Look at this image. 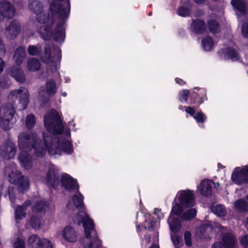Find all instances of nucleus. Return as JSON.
<instances>
[{"mask_svg": "<svg viewBox=\"0 0 248 248\" xmlns=\"http://www.w3.org/2000/svg\"><path fill=\"white\" fill-rule=\"evenodd\" d=\"M202 12H200L199 16H201V15H202Z\"/></svg>", "mask_w": 248, "mask_h": 248, "instance_id": "60", "label": "nucleus"}, {"mask_svg": "<svg viewBox=\"0 0 248 248\" xmlns=\"http://www.w3.org/2000/svg\"><path fill=\"white\" fill-rule=\"evenodd\" d=\"M63 239L68 242H75L78 240V234L74 229L70 226H67L62 232Z\"/></svg>", "mask_w": 248, "mask_h": 248, "instance_id": "16", "label": "nucleus"}, {"mask_svg": "<svg viewBox=\"0 0 248 248\" xmlns=\"http://www.w3.org/2000/svg\"><path fill=\"white\" fill-rule=\"evenodd\" d=\"M61 183L64 188L68 191L78 190L77 181L69 174L65 173L62 176Z\"/></svg>", "mask_w": 248, "mask_h": 248, "instance_id": "14", "label": "nucleus"}, {"mask_svg": "<svg viewBox=\"0 0 248 248\" xmlns=\"http://www.w3.org/2000/svg\"><path fill=\"white\" fill-rule=\"evenodd\" d=\"M5 52L6 50L4 44L0 38V57L4 56L5 54ZM4 66V62L2 60L1 58H0V73L3 71Z\"/></svg>", "mask_w": 248, "mask_h": 248, "instance_id": "32", "label": "nucleus"}, {"mask_svg": "<svg viewBox=\"0 0 248 248\" xmlns=\"http://www.w3.org/2000/svg\"><path fill=\"white\" fill-rule=\"evenodd\" d=\"M66 134H67V138H69V137L70 136V133L69 131H67L66 132Z\"/></svg>", "mask_w": 248, "mask_h": 248, "instance_id": "57", "label": "nucleus"}, {"mask_svg": "<svg viewBox=\"0 0 248 248\" xmlns=\"http://www.w3.org/2000/svg\"><path fill=\"white\" fill-rule=\"evenodd\" d=\"M232 179L237 184L248 183V165L240 169L236 168L232 173Z\"/></svg>", "mask_w": 248, "mask_h": 248, "instance_id": "10", "label": "nucleus"}, {"mask_svg": "<svg viewBox=\"0 0 248 248\" xmlns=\"http://www.w3.org/2000/svg\"><path fill=\"white\" fill-rule=\"evenodd\" d=\"M246 199L248 201V195L246 196Z\"/></svg>", "mask_w": 248, "mask_h": 248, "instance_id": "61", "label": "nucleus"}, {"mask_svg": "<svg viewBox=\"0 0 248 248\" xmlns=\"http://www.w3.org/2000/svg\"><path fill=\"white\" fill-rule=\"evenodd\" d=\"M192 29L197 33H202L206 28L205 23L201 20L193 21L191 25Z\"/></svg>", "mask_w": 248, "mask_h": 248, "instance_id": "26", "label": "nucleus"}, {"mask_svg": "<svg viewBox=\"0 0 248 248\" xmlns=\"http://www.w3.org/2000/svg\"><path fill=\"white\" fill-rule=\"evenodd\" d=\"M20 30V23L17 21L14 20L6 27L4 33L7 38L13 39L16 37Z\"/></svg>", "mask_w": 248, "mask_h": 248, "instance_id": "13", "label": "nucleus"}, {"mask_svg": "<svg viewBox=\"0 0 248 248\" xmlns=\"http://www.w3.org/2000/svg\"><path fill=\"white\" fill-rule=\"evenodd\" d=\"M28 151H21L18 159L21 166L26 170H30L32 167L33 160L32 157Z\"/></svg>", "mask_w": 248, "mask_h": 248, "instance_id": "15", "label": "nucleus"}, {"mask_svg": "<svg viewBox=\"0 0 248 248\" xmlns=\"http://www.w3.org/2000/svg\"><path fill=\"white\" fill-rule=\"evenodd\" d=\"M8 179L11 184H16L20 192L23 193L29 187V179L26 177L21 176L20 173L16 169L9 172Z\"/></svg>", "mask_w": 248, "mask_h": 248, "instance_id": "6", "label": "nucleus"}, {"mask_svg": "<svg viewBox=\"0 0 248 248\" xmlns=\"http://www.w3.org/2000/svg\"><path fill=\"white\" fill-rule=\"evenodd\" d=\"M196 215V210L194 209H191L184 213L182 216V217L183 219L186 220H190L193 218Z\"/></svg>", "mask_w": 248, "mask_h": 248, "instance_id": "37", "label": "nucleus"}, {"mask_svg": "<svg viewBox=\"0 0 248 248\" xmlns=\"http://www.w3.org/2000/svg\"><path fill=\"white\" fill-rule=\"evenodd\" d=\"M225 59L235 61L238 59V54L236 50L233 48L227 47L223 50Z\"/></svg>", "mask_w": 248, "mask_h": 248, "instance_id": "24", "label": "nucleus"}, {"mask_svg": "<svg viewBox=\"0 0 248 248\" xmlns=\"http://www.w3.org/2000/svg\"><path fill=\"white\" fill-rule=\"evenodd\" d=\"M37 136L33 132H22L18 138V146L21 151H30L32 149V145L37 139Z\"/></svg>", "mask_w": 248, "mask_h": 248, "instance_id": "5", "label": "nucleus"}, {"mask_svg": "<svg viewBox=\"0 0 248 248\" xmlns=\"http://www.w3.org/2000/svg\"><path fill=\"white\" fill-rule=\"evenodd\" d=\"M196 3H202L205 0H194Z\"/></svg>", "mask_w": 248, "mask_h": 248, "instance_id": "54", "label": "nucleus"}, {"mask_svg": "<svg viewBox=\"0 0 248 248\" xmlns=\"http://www.w3.org/2000/svg\"><path fill=\"white\" fill-rule=\"evenodd\" d=\"M208 27L212 33H216L219 31L218 24L217 22L214 20L211 19L208 21Z\"/></svg>", "mask_w": 248, "mask_h": 248, "instance_id": "34", "label": "nucleus"}, {"mask_svg": "<svg viewBox=\"0 0 248 248\" xmlns=\"http://www.w3.org/2000/svg\"><path fill=\"white\" fill-rule=\"evenodd\" d=\"M181 204L185 207H192L194 203V195L191 190H182L177 193Z\"/></svg>", "mask_w": 248, "mask_h": 248, "instance_id": "11", "label": "nucleus"}, {"mask_svg": "<svg viewBox=\"0 0 248 248\" xmlns=\"http://www.w3.org/2000/svg\"><path fill=\"white\" fill-rule=\"evenodd\" d=\"M202 229H205L206 230H209V231H211V230H212V228L210 225H206L205 227L204 226L202 227L200 229V231H202Z\"/></svg>", "mask_w": 248, "mask_h": 248, "instance_id": "51", "label": "nucleus"}, {"mask_svg": "<svg viewBox=\"0 0 248 248\" xmlns=\"http://www.w3.org/2000/svg\"><path fill=\"white\" fill-rule=\"evenodd\" d=\"M202 101H201L200 102V104L202 103Z\"/></svg>", "mask_w": 248, "mask_h": 248, "instance_id": "63", "label": "nucleus"}, {"mask_svg": "<svg viewBox=\"0 0 248 248\" xmlns=\"http://www.w3.org/2000/svg\"><path fill=\"white\" fill-rule=\"evenodd\" d=\"M41 58L42 62L47 64L48 72L54 73L60 67L62 59L61 50L53 45H49L45 47L44 54Z\"/></svg>", "mask_w": 248, "mask_h": 248, "instance_id": "3", "label": "nucleus"}, {"mask_svg": "<svg viewBox=\"0 0 248 248\" xmlns=\"http://www.w3.org/2000/svg\"><path fill=\"white\" fill-rule=\"evenodd\" d=\"M36 124V119L35 116L31 114H28L27 115L25 120V124L28 129H31Z\"/></svg>", "mask_w": 248, "mask_h": 248, "instance_id": "31", "label": "nucleus"}, {"mask_svg": "<svg viewBox=\"0 0 248 248\" xmlns=\"http://www.w3.org/2000/svg\"><path fill=\"white\" fill-rule=\"evenodd\" d=\"M38 247L40 248H53V246L50 240L46 238H43L41 239Z\"/></svg>", "mask_w": 248, "mask_h": 248, "instance_id": "36", "label": "nucleus"}, {"mask_svg": "<svg viewBox=\"0 0 248 248\" xmlns=\"http://www.w3.org/2000/svg\"><path fill=\"white\" fill-rule=\"evenodd\" d=\"M235 208L240 212L248 211V203L243 199H239L234 203Z\"/></svg>", "mask_w": 248, "mask_h": 248, "instance_id": "28", "label": "nucleus"}, {"mask_svg": "<svg viewBox=\"0 0 248 248\" xmlns=\"http://www.w3.org/2000/svg\"><path fill=\"white\" fill-rule=\"evenodd\" d=\"M213 248H225V247L223 246V245L220 242H216L215 243L213 247Z\"/></svg>", "mask_w": 248, "mask_h": 248, "instance_id": "50", "label": "nucleus"}, {"mask_svg": "<svg viewBox=\"0 0 248 248\" xmlns=\"http://www.w3.org/2000/svg\"><path fill=\"white\" fill-rule=\"evenodd\" d=\"M83 200V196L80 193H78V195H75L73 197V203H68L67 208L72 210L75 208L78 210V215L74 217L73 220L78 224H83L85 236L83 248H101V242L98 238L93 221L84 211Z\"/></svg>", "mask_w": 248, "mask_h": 248, "instance_id": "2", "label": "nucleus"}, {"mask_svg": "<svg viewBox=\"0 0 248 248\" xmlns=\"http://www.w3.org/2000/svg\"><path fill=\"white\" fill-rule=\"evenodd\" d=\"M214 182L210 180H204L201 182L198 189L200 193L204 196H209L212 194V186Z\"/></svg>", "mask_w": 248, "mask_h": 248, "instance_id": "17", "label": "nucleus"}, {"mask_svg": "<svg viewBox=\"0 0 248 248\" xmlns=\"http://www.w3.org/2000/svg\"><path fill=\"white\" fill-rule=\"evenodd\" d=\"M41 239L36 235L32 234L30 235L28 240V245L32 247H38Z\"/></svg>", "mask_w": 248, "mask_h": 248, "instance_id": "33", "label": "nucleus"}, {"mask_svg": "<svg viewBox=\"0 0 248 248\" xmlns=\"http://www.w3.org/2000/svg\"><path fill=\"white\" fill-rule=\"evenodd\" d=\"M44 124L47 130V132L43 133L45 143L37 138L32 145L35 155L39 157H43L46 149L52 155H61L62 152L71 154L73 152L71 143L68 139L63 138V125L56 110L46 113L44 116Z\"/></svg>", "mask_w": 248, "mask_h": 248, "instance_id": "1", "label": "nucleus"}, {"mask_svg": "<svg viewBox=\"0 0 248 248\" xmlns=\"http://www.w3.org/2000/svg\"><path fill=\"white\" fill-rule=\"evenodd\" d=\"M56 91V83L53 79L48 80L46 83V92L49 95H53Z\"/></svg>", "mask_w": 248, "mask_h": 248, "instance_id": "27", "label": "nucleus"}, {"mask_svg": "<svg viewBox=\"0 0 248 248\" xmlns=\"http://www.w3.org/2000/svg\"><path fill=\"white\" fill-rule=\"evenodd\" d=\"M152 227H153V225H152L151 226V228H152Z\"/></svg>", "mask_w": 248, "mask_h": 248, "instance_id": "64", "label": "nucleus"}, {"mask_svg": "<svg viewBox=\"0 0 248 248\" xmlns=\"http://www.w3.org/2000/svg\"><path fill=\"white\" fill-rule=\"evenodd\" d=\"M29 8L36 14V19L40 23L46 24L48 22L49 16L43 13V6L41 2L36 0H31Z\"/></svg>", "mask_w": 248, "mask_h": 248, "instance_id": "8", "label": "nucleus"}, {"mask_svg": "<svg viewBox=\"0 0 248 248\" xmlns=\"http://www.w3.org/2000/svg\"><path fill=\"white\" fill-rule=\"evenodd\" d=\"M9 74L17 81L23 83L25 80V76L21 68L19 67L13 66L9 68Z\"/></svg>", "mask_w": 248, "mask_h": 248, "instance_id": "18", "label": "nucleus"}, {"mask_svg": "<svg viewBox=\"0 0 248 248\" xmlns=\"http://www.w3.org/2000/svg\"><path fill=\"white\" fill-rule=\"evenodd\" d=\"M176 232H171L170 236L171 240L174 244V245L175 246V247H177V245L179 244L180 243V239L177 235L175 234Z\"/></svg>", "mask_w": 248, "mask_h": 248, "instance_id": "44", "label": "nucleus"}, {"mask_svg": "<svg viewBox=\"0 0 248 248\" xmlns=\"http://www.w3.org/2000/svg\"><path fill=\"white\" fill-rule=\"evenodd\" d=\"M216 185L217 186H219V183H216Z\"/></svg>", "mask_w": 248, "mask_h": 248, "instance_id": "59", "label": "nucleus"}, {"mask_svg": "<svg viewBox=\"0 0 248 248\" xmlns=\"http://www.w3.org/2000/svg\"><path fill=\"white\" fill-rule=\"evenodd\" d=\"M247 222L248 223V218L247 219Z\"/></svg>", "mask_w": 248, "mask_h": 248, "instance_id": "62", "label": "nucleus"}, {"mask_svg": "<svg viewBox=\"0 0 248 248\" xmlns=\"http://www.w3.org/2000/svg\"><path fill=\"white\" fill-rule=\"evenodd\" d=\"M62 95H63L64 96H65L66 95V93L64 92V93H62Z\"/></svg>", "mask_w": 248, "mask_h": 248, "instance_id": "58", "label": "nucleus"}, {"mask_svg": "<svg viewBox=\"0 0 248 248\" xmlns=\"http://www.w3.org/2000/svg\"><path fill=\"white\" fill-rule=\"evenodd\" d=\"M189 92L188 90H183L180 93V100L186 101L188 99Z\"/></svg>", "mask_w": 248, "mask_h": 248, "instance_id": "43", "label": "nucleus"}, {"mask_svg": "<svg viewBox=\"0 0 248 248\" xmlns=\"http://www.w3.org/2000/svg\"><path fill=\"white\" fill-rule=\"evenodd\" d=\"M224 245L228 248H233L236 245V241L234 236L231 233L226 234L222 238Z\"/></svg>", "mask_w": 248, "mask_h": 248, "instance_id": "23", "label": "nucleus"}, {"mask_svg": "<svg viewBox=\"0 0 248 248\" xmlns=\"http://www.w3.org/2000/svg\"><path fill=\"white\" fill-rule=\"evenodd\" d=\"M24 241L21 239H18L14 244V248H24Z\"/></svg>", "mask_w": 248, "mask_h": 248, "instance_id": "46", "label": "nucleus"}, {"mask_svg": "<svg viewBox=\"0 0 248 248\" xmlns=\"http://www.w3.org/2000/svg\"><path fill=\"white\" fill-rule=\"evenodd\" d=\"M41 51V47L40 46L30 45L28 46V52L30 55L37 56L39 55Z\"/></svg>", "mask_w": 248, "mask_h": 248, "instance_id": "35", "label": "nucleus"}, {"mask_svg": "<svg viewBox=\"0 0 248 248\" xmlns=\"http://www.w3.org/2000/svg\"><path fill=\"white\" fill-rule=\"evenodd\" d=\"M30 204V202L26 201L24 204L19 206L15 210V217L16 220L22 219L25 217L26 213V210L27 207Z\"/></svg>", "mask_w": 248, "mask_h": 248, "instance_id": "21", "label": "nucleus"}, {"mask_svg": "<svg viewBox=\"0 0 248 248\" xmlns=\"http://www.w3.org/2000/svg\"><path fill=\"white\" fill-rule=\"evenodd\" d=\"M186 112L189 114L191 116H194L195 110L194 108L190 107H188L186 109Z\"/></svg>", "mask_w": 248, "mask_h": 248, "instance_id": "49", "label": "nucleus"}, {"mask_svg": "<svg viewBox=\"0 0 248 248\" xmlns=\"http://www.w3.org/2000/svg\"><path fill=\"white\" fill-rule=\"evenodd\" d=\"M242 32L244 37L248 38V23H245L243 25Z\"/></svg>", "mask_w": 248, "mask_h": 248, "instance_id": "47", "label": "nucleus"}, {"mask_svg": "<svg viewBox=\"0 0 248 248\" xmlns=\"http://www.w3.org/2000/svg\"><path fill=\"white\" fill-rule=\"evenodd\" d=\"M182 211V208L181 205L175 202V201L172 203V207L171 209V214L174 215H179Z\"/></svg>", "mask_w": 248, "mask_h": 248, "instance_id": "39", "label": "nucleus"}, {"mask_svg": "<svg viewBox=\"0 0 248 248\" xmlns=\"http://www.w3.org/2000/svg\"><path fill=\"white\" fill-rule=\"evenodd\" d=\"M26 56L25 49L19 46L17 48L14 53V59L17 65H20L24 61Z\"/></svg>", "mask_w": 248, "mask_h": 248, "instance_id": "20", "label": "nucleus"}, {"mask_svg": "<svg viewBox=\"0 0 248 248\" xmlns=\"http://www.w3.org/2000/svg\"><path fill=\"white\" fill-rule=\"evenodd\" d=\"M214 43L212 39L207 36L202 40V46L203 48L206 51H210L214 47Z\"/></svg>", "mask_w": 248, "mask_h": 248, "instance_id": "29", "label": "nucleus"}, {"mask_svg": "<svg viewBox=\"0 0 248 248\" xmlns=\"http://www.w3.org/2000/svg\"><path fill=\"white\" fill-rule=\"evenodd\" d=\"M40 62L37 59L32 58L28 60L27 62V68L29 71H37L40 69Z\"/></svg>", "mask_w": 248, "mask_h": 248, "instance_id": "25", "label": "nucleus"}, {"mask_svg": "<svg viewBox=\"0 0 248 248\" xmlns=\"http://www.w3.org/2000/svg\"><path fill=\"white\" fill-rule=\"evenodd\" d=\"M177 14L182 16H186L190 15V10L184 7H179L177 11Z\"/></svg>", "mask_w": 248, "mask_h": 248, "instance_id": "40", "label": "nucleus"}, {"mask_svg": "<svg viewBox=\"0 0 248 248\" xmlns=\"http://www.w3.org/2000/svg\"><path fill=\"white\" fill-rule=\"evenodd\" d=\"M160 211H160V209H155V212H155V214L157 215L158 214H159L160 212Z\"/></svg>", "mask_w": 248, "mask_h": 248, "instance_id": "55", "label": "nucleus"}, {"mask_svg": "<svg viewBox=\"0 0 248 248\" xmlns=\"http://www.w3.org/2000/svg\"><path fill=\"white\" fill-rule=\"evenodd\" d=\"M16 150L15 143L11 140H7L1 145L0 154L4 159H10L15 156Z\"/></svg>", "mask_w": 248, "mask_h": 248, "instance_id": "9", "label": "nucleus"}, {"mask_svg": "<svg viewBox=\"0 0 248 248\" xmlns=\"http://www.w3.org/2000/svg\"><path fill=\"white\" fill-rule=\"evenodd\" d=\"M47 206V205H46L45 202L41 201L37 203L36 205L35 206L34 210L41 211L43 210H46Z\"/></svg>", "mask_w": 248, "mask_h": 248, "instance_id": "41", "label": "nucleus"}, {"mask_svg": "<svg viewBox=\"0 0 248 248\" xmlns=\"http://www.w3.org/2000/svg\"><path fill=\"white\" fill-rule=\"evenodd\" d=\"M231 4L235 9L237 15H244L246 14L247 7L244 0H232Z\"/></svg>", "mask_w": 248, "mask_h": 248, "instance_id": "19", "label": "nucleus"}, {"mask_svg": "<svg viewBox=\"0 0 248 248\" xmlns=\"http://www.w3.org/2000/svg\"><path fill=\"white\" fill-rule=\"evenodd\" d=\"M8 98L9 101L11 102H14L18 98L19 103L21 105V108L25 109L29 103L28 92L24 88L15 90L10 92Z\"/></svg>", "mask_w": 248, "mask_h": 248, "instance_id": "7", "label": "nucleus"}, {"mask_svg": "<svg viewBox=\"0 0 248 248\" xmlns=\"http://www.w3.org/2000/svg\"><path fill=\"white\" fill-rule=\"evenodd\" d=\"M175 81L177 83L181 84L184 83V81L182 79L179 78H175Z\"/></svg>", "mask_w": 248, "mask_h": 248, "instance_id": "52", "label": "nucleus"}, {"mask_svg": "<svg viewBox=\"0 0 248 248\" xmlns=\"http://www.w3.org/2000/svg\"><path fill=\"white\" fill-rule=\"evenodd\" d=\"M194 118L197 123H203L206 119V116L202 112L198 113Z\"/></svg>", "mask_w": 248, "mask_h": 248, "instance_id": "42", "label": "nucleus"}, {"mask_svg": "<svg viewBox=\"0 0 248 248\" xmlns=\"http://www.w3.org/2000/svg\"><path fill=\"white\" fill-rule=\"evenodd\" d=\"M31 224L32 227L35 229H39L41 226V220L38 217H31Z\"/></svg>", "mask_w": 248, "mask_h": 248, "instance_id": "38", "label": "nucleus"}, {"mask_svg": "<svg viewBox=\"0 0 248 248\" xmlns=\"http://www.w3.org/2000/svg\"><path fill=\"white\" fill-rule=\"evenodd\" d=\"M184 238L186 242V244L187 246H191V233L189 232H186L185 233Z\"/></svg>", "mask_w": 248, "mask_h": 248, "instance_id": "45", "label": "nucleus"}, {"mask_svg": "<svg viewBox=\"0 0 248 248\" xmlns=\"http://www.w3.org/2000/svg\"><path fill=\"white\" fill-rule=\"evenodd\" d=\"M0 86L2 88H6L7 85L5 83H2L0 81Z\"/></svg>", "mask_w": 248, "mask_h": 248, "instance_id": "53", "label": "nucleus"}, {"mask_svg": "<svg viewBox=\"0 0 248 248\" xmlns=\"http://www.w3.org/2000/svg\"><path fill=\"white\" fill-rule=\"evenodd\" d=\"M168 223L171 232H177L180 230L181 225L179 219L173 217L172 215L168 218Z\"/></svg>", "mask_w": 248, "mask_h": 248, "instance_id": "22", "label": "nucleus"}, {"mask_svg": "<svg viewBox=\"0 0 248 248\" xmlns=\"http://www.w3.org/2000/svg\"><path fill=\"white\" fill-rule=\"evenodd\" d=\"M241 242L243 247L248 248V236H244L241 240Z\"/></svg>", "mask_w": 248, "mask_h": 248, "instance_id": "48", "label": "nucleus"}, {"mask_svg": "<svg viewBox=\"0 0 248 248\" xmlns=\"http://www.w3.org/2000/svg\"><path fill=\"white\" fill-rule=\"evenodd\" d=\"M46 184L48 186L55 188L59 183L58 170L53 165L49 167V170L46 174Z\"/></svg>", "mask_w": 248, "mask_h": 248, "instance_id": "12", "label": "nucleus"}, {"mask_svg": "<svg viewBox=\"0 0 248 248\" xmlns=\"http://www.w3.org/2000/svg\"><path fill=\"white\" fill-rule=\"evenodd\" d=\"M16 113L14 106L8 104L0 108V126L5 130H8L15 122L14 116Z\"/></svg>", "mask_w": 248, "mask_h": 248, "instance_id": "4", "label": "nucleus"}, {"mask_svg": "<svg viewBox=\"0 0 248 248\" xmlns=\"http://www.w3.org/2000/svg\"><path fill=\"white\" fill-rule=\"evenodd\" d=\"M211 209L214 214L219 217H223L226 214L224 207L221 204L213 205Z\"/></svg>", "mask_w": 248, "mask_h": 248, "instance_id": "30", "label": "nucleus"}, {"mask_svg": "<svg viewBox=\"0 0 248 248\" xmlns=\"http://www.w3.org/2000/svg\"><path fill=\"white\" fill-rule=\"evenodd\" d=\"M150 248H159L158 246L156 245H152Z\"/></svg>", "mask_w": 248, "mask_h": 248, "instance_id": "56", "label": "nucleus"}]
</instances>
